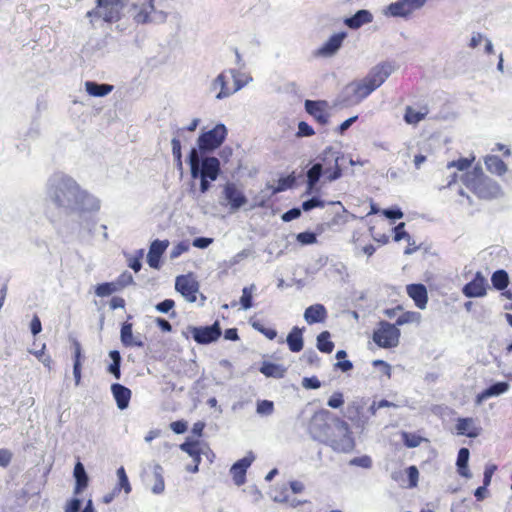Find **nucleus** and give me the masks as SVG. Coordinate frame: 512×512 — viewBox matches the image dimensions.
<instances>
[{
	"instance_id": "obj_28",
	"label": "nucleus",
	"mask_w": 512,
	"mask_h": 512,
	"mask_svg": "<svg viewBox=\"0 0 512 512\" xmlns=\"http://www.w3.org/2000/svg\"><path fill=\"white\" fill-rule=\"evenodd\" d=\"M305 328L294 326L287 335L286 342L291 352H300L304 347L303 332Z\"/></svg>"
},
{
	"instance_id": "obj_46",
	"label": "nucleus",
	"mask_w": 512,
	"mask_h": 512,
	"mask_svg": "<svg viewBox=\"0 0 512 512\" xmlns=\"http://www.w3.org/2000/svg\"><path fill=\"white\" fill-rule=\"evenodd\" d=\"M256 290L255 284L246 286L242 289V296L240 298L241 307L244 310H248L252 307V294Z\"/></svg>"
},
{
	"instance_id": "obj_53",
	"label": "nucleus",
	"mask_w": 512,
	"mask_h": 512,
	"mask_svg": "<svg viewBox=\"0 0 512 512\" xmlns=\"http://www.w3.org/2000/svg\"><path fill=\"white\" fill-rule=\"evenodd\" d=\"M372 459L368 455H362L359 457H354L349 461L350 466L361 467L364 469H370L372 467Z\"/></svg>"
},
{
	"instance_id": "obj_44",
	"label": "nucleus",
	"mask_w": 512,
	"mask_h": 512,
	"mask_svg": "<svg viewBox=\"0 0 512 512\" xmlns=\"http://www.w3.org/2000/svg\"><path fill=\"white\" fill-rule=\"evenodd\" d=\"M274 194H271V189H267V186L265 189L261 190L257 195L253 197V204L251 205V209L260 207L264 208L267 205V202Z\"/></svg>"
},
{
	"instance_id": "obj_17",
	"label": "nucleus",
	"mask_w": 512,
	"mask_h": 512,
	"mask_svg": "<svg viewBox=\"0 0 512 512\" xmlns=\"http://www.w3.org/2000/svg\"><path fill=\"white\" fill-rule=\"evenodd\" d=\"M254 460V454L249 452L245 457L239 459L231 466L230 473L235 485L241 486L245 483L247 469L251 466Z\"/></svg>"
},
{
	"instance_id": "obj_13",
	"label": "nucleus",
	"mask_w": 512,
	"mask_h": 512,
	"mask_svg": "<svg viewBox=\"0 0 512 512\" xmlns=\"http://www.w3.org/2000/svg\"><path fill=\"white\" fill-rule=\"evenodd\" d=\"M222 194L232 212L239 210L247 203L245 194L234 182L226 183L223 187Z\"/></svg>"
},
{
	"instance_id": "obj_9",
	"label": "nucleus",
	"mask_w": 512,
	"mask_h": 512,
	"mask_svg": "<svg viewBox=\"0 0 512 512\" xmlns=\"http://www.w3.org/2000/svg\"><path fill=\"white\" fill-rule=\"evenodd\" d=\"M344 156L333 147H326L317 157L316 163L323 164V170L325 171L326 178L329 182H333L342 176V169L339 161Z\"/></svg>"
},
{
	"instance_id": "obj_51",
	"label": "nucleus",
	"mask_w": 512,
	"mask_h": 512,
	"mask_svg": "<svg viewBox=\"0 0 512 512\" xmlns=\"http://www.w3.org/2000/svg\"><path fill=\"white\" fill-rule=\"evenodd\" d=\"M405 223L401 222L394 228V240L396 242L401 241L402 239H406L408 244H415V242L412 240L411 236L405 231Z\"/></svg>"
},
{
	"instance_id": "obj_8",
	"label": "nucleus",
	"mask_w": 512,
	"mask_h": 512,
	"mask_svg": "<svg viewBox=\"0 0 512 512\" xmlns=\"http://www.w3.org/2000/svg\"><path fill=\"white\" fill-rule=\"evenodd\" d=\"M376 89L366 78L353 81L346 85L340 94V103L345 106L359 104Z\"/></svg>"
},
{
	"instance_id": "obj_62",
	"label": "nucleus",
	"mask_w": 512,
	"mask_h": 512,
	"mask_svg": "<svg viewBox=\"0 0 512 512\" xmlns=\"http://www.w3.org/2000/svg\"><path fill=\"white\" fill-rule=\"evenodd\" d=\"M382 213L386 218L391 220L401 219L404 216L402 210L399 207H391L384 209Z\"/></svg>"
},
{
	"instance_id": "obj_7",
	"label": "nucleus",
	"mask_w": 512,
	"mask_h": 512,
	"mask_svg": "<svg viewBox=\"0 0 512 512\" xmlns=\"http://www.w3.org/2000/svg\"><path fill=\"white\" fill-rule=\"evenodd\" d=\"M228 131L224 124L219 123L212 129L202 132L197 139L196 150L199 154L208 155L219 148L227 137Z\"/></svg>"
},
{
	"instance_id": "obj_37",
	"label": "nucleus",
	"mask_w": 512,
	"mask_h": 512,
	"mask_svg": "<svg viewBox=\"0 0 512 512\" xmlns=\"http://www.w3.org/2000/svg\"><path fill=\"white\" fill-rule=\"evenodd\" d=\"M429 109L427 106H423L420 110H415L411 106H407L405 109L404 120L407 124L416 125L422 121L427 114Z\"/></svg>"
},
{
	"instance_id": "obj_24",
	"label": "nucleus",
	"mask_w": 512,
	"mask_h": 512,
	"mask_svg": "<svg viewBox=\"0 0 512 512\" xmlns=\"http://www.w3.org/2000/svg\"><path fill=\"white\" fill-rule=\"evenodd\" d=\"M456 430L458 435L467 436L469 438H476L481 433V428L475 424L473 418H458L456 423Z\"/></svg>"
},
{
	"instance_id": "obj_6",
	"label": "nucleus",
	"mask_w": 512,
	"mask_h": 512,
	"mask_svg": "<svg viewBox=\"0 0 512 512\" xmlns=\"http://www.w3.org/2000/svg\"><path fill=\"white\" fill-rule=\"evenodd\" d=\"M334 430L335 432H332L327 445L336 452H351L355 447V441L348 423L340 418H336Z\"/></svg>"
},
{
	"instance_id": "obj_20",
	"label": "nucleus",
	"mask_w": 512,
	"mask_h": 512,
	"mask_svg": "<svg viewBox=\"0 0 512 512\" xmlns=\"http://www.w3.org/2000/svg\"><path fill=\"white\" fill-rule=\"evenodd\" d=\"M346 32L333 34L318 50L317 55L322 57H331L341 48Z\"/></svg>"
},
{
	"instance_id": "obj_59",
	"label": "nucleus",
	"mask_w": 512,
	"mask_h": 512,
	"mask_svg": "<svg viewBox=\"0 0 512 512\" xmlns=\"http://www.w3.org/2000/svg\"><path fill=\"white\" fill-rule=\"evenodd\" d=\"M344 404V397L341 392H334L328 399L327 405L330 408L338 409Z\"/></svg>"
},
{
	"instance_id": "obj_38",
	"label": "nucleus",
	"mask_w": 512,
	"mask_h": 512,
	"mask_svg": "<svg viewBox=\"0 0 512 512\" xmlns=\"http://www.w3.org/2000/svg\"><path fill=\"white\" fill-rule=\"evenodd\" d=\"M111 363L107 367V372L114 376L115 379L121 378V362L122 357L118 350H111L109 352Z\"/></svg>"
},
{
	"instance_id": "obj_27",
	"label": "nucleus",
	"mask_w": 512,
	"mask_h": 512,
	"mask_svg": "<svg viewBox=\"0 0 512 512\" xmlns=\"http://www.w3.org/2000/svg\"><path fill=\"white\" fill-rule=\"evenodd\" d=\"M303 316L309 325L322 323L327 317V310L322 304H313L305 309Z\"/></svg>"
},
{
	"instance_id": "obj_48",
	"label": "nucleus",
	"mask_w": 512,
	"mask_h": 512,
	"mask_svg": "<svg viewBox=\"0 0 512 512\" xmlns=\"http://www.w3.org/2000/svg\"><path fill=\"white\" fill-rule=\"evenodd\" d=\"M421 318L420 313L414 311H407L399 315L394 325L402 326L408 323L419 322Z\"/></svg>"
},
{
	"instance_id": "obj_42",
	"label": "nucleus",
	"mask_w": 512,
	"mask_h": 512,
	"mask_svg": "<svg viewBox=\"0 0 512 512\" xmlns=\"http://www.w3.org/2000/svg\"><path fill=\"white\" fill-rule=\"evenodd\" d=\"M153 476L155 478V484L151 488L152 493L156 495L163 493L165 489L163 468L159 464L154 465Z\"/></svg>"
},
{
	"instance_id": "obj_36",
	"label": "nucleus",
	"mask_w": 512,
	"mask_h": 512,
	"mask_svg": "<svg viewBox=\"0 0 512 512\" xmlns=\"http://www.w3.org/2000/svg\"><path fill=\"white\" fill-rule=\"evenodd\" d=\"M485 165L492 174L502 176L507 172V165L496 155H489L485 158Z\"/></svg>"
},
{
	"instance_id": "obj_26",
	"label": "nucleus",
	"mask_w": 512,
	"mask_h": 512,
	"mask_svg": "<svg viewBox=\"0 0 512 512\" xmlns=\"http://www.w3.org/2000/svg\"><path fill=\"white\" fill-rule=\"evenodd\" d=\"M120 339L125 347L135 346L142 348L144 346V342L140 339V337L133 335V325L132 323L129 322H124L122 324L120 331Z\"/></svg>"
},
{
	"instance_id": "obj_10",
	"label": "nucleus",
	"mask_w": 512,
	"mask_h": 512,
	"mask_svg": "<svg viewBox=\"0 0 512 512\" xmlns=\"http://www.w3.org/2000/svg\"><path fill=\"white\" fill-rule=\"evenodd\" d=\"M400 335L396 325L382 320L374 330L372 339L381 348H394L399 344Z\"/></svg>"
},
{
	"instance_id": "obj_32",
	"label": "nucleus",
	"mask_w": 512,
	"mask_h": 512,
	"mask_svg": "<svg viewBox=\"0 0 512 512\" xmlns=\"http://www.w3.org/2000/svg\"><path fill=\"white\" fill-rule=\"evenodd\" d=\"M469 457H470L469 449L463 447V448H460V450L458 451L457 460H456V466H457V471H458L459 475H461L464 478H468V479L472 477V474L470 473V471L468 469Z\"/></svg>"
},
{
	"instance_id": "obj_45",
	"label": "nucleus",
	"mask_w": 512,
	"mask_h": 512,
	"mask_svg": "<svg viewBox=\"0 0 512 512\" xmlns=\"http://www.w3.org/2000/svg\"><path fill=\"white\" fill-rule=\"evenodd\" d=\"M295 179L292 176L280 178L278 181V185L275 187L271 184H267V189H271V194H277L279 192L285 191L292 187Z\"/></svg>"
},
{
	"instance_id": "obj_11",
	"label": "nucleus",
	"mask_w": 512,
	"mask_h": 512,
	"mask_svg": "<svg viewBox=\"0 0 512 512\" xmlns=\"http://www.w3.org/2000/svg\"><path fill=\"white\" fill-rule=\"evenodd\" d=\"M329 414L330 412L328 410L316 412L309 425V431L312 437L326 445L332 434V427L328 422Z\"/></svg>"
},
{
	"instance_id": "obj_4",
	"label": "nucleus",
	"mask_w": 512,
	"mask_h": 512,
	"mask_svg": "<svg viewBox=\"0 0 512 512\" xmlns=\"http://www.w3.org/2000/svg\"><path fill=\"white\" fill-rule=\"evenodd\" d=\"M123 3L121 0H96V7L87 12L92 26L99 22L113 23L120 19Z\"/></svg>"
},
{
	"instance_id": "obj_21",
	"label": "nucleus",
	"mask_w": 512,
	"mask_h": 512,
	"mask_svg": "<svg viewBox=\"0 0 512 512\" xmlns=\"http://www.w3.org/2000/svg\"><path fill=\"white\" fill-rule=\"evenodd\" d=\"M110 389L118 409H127L132 396L131 390L120 383H113Z\"/></svg>"
},
{
	"instance_id": "obj_52",
	"label": "nucleus",
	"mask_w": 512,
	"mask_h": 512,
	"mask_svg": "<svg viewBox=\"0 0 512 512\" xmlns=\"http://www.w3.org/2000/svg\"><path fill=\"white\" fill-rule=\"evenodd\" d=\"M474 157L469 158H460L458 160L451 161L447 164V169L457 168L458 171H466L474 161Z\"/></svg>"
},
{
	"instance_id": "obj_39",
	"label": "nucleus",
	"mask_w": 512,
	"mask_h": 512,
	"mask_svg": "<svg viewBox=\"0 0 512 512\" xmlns=\"http://www.w3.org/2000/svg\"><path fill=\"white\" fill-rule=\"evenodd\" d=\"M387 14L393 17H408L412 12L411 9L408 8L407 4L403 0H398L394 3H391L387 7Z\"/></svg>"
},
{
	"instance_id": "obj_15",
	"label": "nucleus",
	"mask_w": 512,
	"mask_h": 512,
	"mask_svg": "<svg viewBox=\"0 0 512 512\" xmlns=\"http://www.w3.org/2000/svg\"><path fill=\"white\" fill-rule=\"evenodd\" d=\"M346 416L360 433L364 432L369 424L370 416L364 412L359 402H352L347 406Z\"/></svg>"
},
{
	"instance_id": "obj_64",
	"label": "nucleus",
	"mask_w": 512,
	"mask_h": 512,
	"mask_svg": "<svg viewBox=\"0 0 512 512\" xmlns=\"http://www.w3.org/2000/svg\"><path fill=\"white\" fill-rule=\"evenodd\" d=\"M302 386L305 389H318L321 387V382L316 376L305 377L302 380Z\"/></svg>"
},
{
	"instance_id": "obj_47",
	"label": "nucleus",
	"mask_w": 512,
	"mask_h": 512,
	"mask_svg": "<svg viewBox=\"0 0 512 512\" xmlns=\"http://www.w3.org/2000/svg\"><path fill=\"white\" fill-rule=\"evenodd\" d=\"M117 477H118V485L114 490L120 491L123 489L126 494H129L131 492V485L128 480V477H127L124 467H120L117 469Z\"/></svg>"
},
{
	"instance_id": "obj_55",
	"label": "nucleus",
	"mask_w": 512,
	"mask_h": 512,
	"mask_svg": "<svg viewBox=\"0 0 512 512\" xmlns=\"http://www.w3.org/2000/svg\"><path fill=\"white\" fill-rule=\"evenodd\" d=\"M116 291V287L113 283H102L96 287L95 293L98 297H106Z\"/></svg>"
},
{
	"instance_id": "obj_63",
	"label": "nucleus",
	"mask_w": 512,
	"mask_h": 512,
	"mask_svg": "<svg viewBox=\"0 0 512 512\" xmlns=\"http://www.w3.org/2000/svg\"><path fill=\"white\" fill-rule=\"evenodd\" d=\"M175 306V302L172 299H165L162 302L156 304L155 308L158 312L167 314L169 313Z\"/></svg>"
},
{
	"instance_id": "obj_16",
	"label": "nucleus",
	"mask_w": 512,
	"mask_h": 512,
	"mask_svg": "<svg viewBox=\"0 0 512 512\" xmlns=\"http://www.w3.org/2000/svg\"><path fill=\"white\" fill-rule=\"evenodd\" d=\"M394 71V66L383 62L374 66L365 77L375 89L379 88Z\"/></svg>"
},
{
	"instance_id": "obj_58",
	"label": "nucleus",
	"mask_w": 512,
	"mask_h": 512,
	"mask_svg": "<svg viewBox=\"0 0 512 512\" xmlns=\"http://www.w3.org/2000/svg\"><path fill=\"white\" fill-rule=\"evenodd\" d=\"M325 206V202L318 197H312L302 203V209L305 212H308L314 208H323Z\"/></svg>"
},
{
	"instance_id": "obj_43",
	"label": "nucleus",
	"mask_w": 512,
	"mask_h": 512,
	"mask_svg": "<svg viewBox=\"0 0 512 512\" xmlns=\"http://www.w3.org/2000/svg\"><path fill=\"white\" fill-rule=\"evenodd\" d=\"M330 332L323 331L317 336V348L323 353H331L334 349V343L330 340Z\"/></svg>"
},
{
	"instance_id": "obj_14",
	"label": "nucleus",
	"mask_w": 512,
	"mask_h": 512,
	"mask_svg": "<svg viewBox=\"0 0 512 512\" xmlns=\"http://www.w3.org/2000/svg\"><path fill=\"white\" fill-rule=\"evenodd\" d=\"M175 290L188 302H195L199 290L198 282L190 275H180L175 280Z\"/></svg>"
},
{
	"instance_id": "obj_29",
	"label": "nucleus",
	"mask_w": 512,
	"mask_h": 512,
	"mask_svg": "<svg viewBox=\"0 0 512 512\" xmlns=\"http://www.w3.org/2000/svg\"><path fill=\"white\" fill-rule=\"evenodd\" d=\"M373 15L370 11L361 9L358 10L353 16L348 17L344 20L346 26L351 29H358L364 24L372 22Z\"/></svg>"
},
{
	"instance_id": "obj_30",
	"label": "nucleus",
	"mask_w": 512,
	"mask_h": 512,
	"mask_svg": "<svg viewBox=\"0 0 512 512\" xmlns=\"http://www.w3.org/2000/svg\"><path fill=\"white\" fill-rule=\"evenodd\" d=\"M73 476L75 478L74 494H80L88 486V475L81 462H77L74 467Z\"/></svg>"
},
{
	"instance_id": "obj_40",
	"label": "nucleus",
	"mask_w": 512,
	"mask_h": 512,
	"mask_svg": "<svg viewBox=\"0 0 512 512\" xmlns=\"http://www.w3.org/2000/svg\"><path fill=\"white\" fill-rule=\"evenodd\" d=\"M227 72L231 75L234 81V88L231 89L233 93L241 90L243 87H245L248 83L252 81L251 76L242 73L239 70L229 69Z\"/></svg>"
},
{
	"instance_id": "obj_35",
	"label": "nucleus",
	"mask_w": 512,
	"mask_h": 512,
	"mask_svg": "<svg viewBox=\"0 0 512 512\" xmlns=\"http://www.w3.org/2000/svg\"><path fill=\"white\" fill-rule=\"evenodd\" d=\"M325 174L322 163H314L307 171V193H311L322 175Z\"/></svg>"
},
{
	"instance_id": "obj_41",
	"label": "nucleus",
	"mask_w": 512,
	"mask_h": 512,
	"mask_svg": "<svg viewBox=\"0 0 512 512\" xmlns=\"http://www.w3.org/2000/svg\"><path fill=\"white\" fill-rule=\"evenodd\" d=\"M491 282L496 290L503 291L509 286V275L503 270H496L491 276Z\"/></svg>"
},
{
	"instance_id": "obj_19",
	"label": "nucleus",
	"mask_w": 512,
	"mask_h": 512,
	"mask_svg": "<svg viewBox=\"0 0 512 512\" xmlns=\"http://www.w3.org/2000/svg\"><path fill=\"white\" fill-rule=\"evenodd\" d=\"M169 246L168 240H154L147 254V263L153 269L160 268V259Z\"/></svg>"
},
{
	"instance_id": "obj_23",
	"label": "nucleus",
	"mask_w": 512,
	"mask_h": 512,
	"mask_svg": "<svg viewBox=\"0 0 512 512\" xmlns=\"http://www.w3.org/2000/svg\"><path fill=\"white\" fill-rule=\"evenodd\" d=\"M306 112L311 115L321 125L328 123L329 114L324 108V102L306 100L304 103Z\"/></svg>"
},
{
	"instance_id": "obj_61",
	"label": "nucleus",
	"mask_w": 512,
	"mask_h": 512,
	"mask_svg": "<svg viewBox=\"0 0 512 512\" xmlns=\"http://www.w3.org/2000/svg\"><path fill=\"white\" fill-rule=\"evenodd\" d=\"M45 348L46 345L43 344L40 350H29V353L33 354L45 366H49L51 363V357L45 355Z\"/></svg>"
},
{
	"instance_id": "obj_31",
	"label": "nucleus",
	"mask_w": 512,
	"mask_h": 512,
	"mask_svg": "<svg viewBox=\"0 0 512 512\" xmlns=\"http://www.w3.org/2000/svg\"><path fill=\"white\" fill-rule=\"evenodd\" d=\"M211 90L220 89L215 98L222 100L233 94V91L227 86L225 72L220 73L211 83Z\"/></svg>"
},
{
	"instance_id": "obj_50",
	"label": "nucleus",
	"mask_w": 512,
	"mask_h": 512,
	"mask_svg": "<svg viewBox=\"0 0 512 512\" xmlns=\"http://www.w3.org/2000/svg\"><path fill=\"white\" fill-rule=\"evenodd\" d=\"M402 441L406 447L415 448L421 444L423 438L415 433L403 432Z\"/></svg>"
},
{
	"instance_id": "obj_57",
	"label": "nucleus",
	"mask_w": 512,
	"mask_h": 512,
	"mask_svg": "<svg viewBox=\"0 0 512 512\" xmlns=\"http://www.w3.org/2000/svg\"><path fill=\"white\" fill-rule=\"evenodd\" d=\"M315 134V131L312 126H310L305 121H300L298 123V131L296 132V137L303 138V137H310Z\"/></svg>"
},
{
	"instance_id": "obj_49",
	"label": "nucleus",
	"mask_w": 512,
	"mask_h": 512,
	"mask_svg": "<svg viewBox=\"0 0 512 512\" xmlns=\"http://www.w3.org/2000/svg\"><path fill=\"white\" fill-rule=\"evenodd\" d=\"M274 412V403L270 400H258L256 413L260 416H270Z\"/></svg>"
},
{
	"instance_id": "obj_18",
	"label": "nucleus",
	"mask_w": 512,
	"mask_h": 512,
	"mask_svg": "<svg viewBox=\"0 0 512 512\" xmlns=\"http://www.w3.org/2000/svg\"><path fill=\"white\" fill-rule=\"evenodd\" d=\"M487 280L481 272H477L474 278L464 285L462 293L468 298L483 297L486 295Z\"/></svg>"
},
{
	"instance_id": "obj_60",
	"label": "nucleus",
	"mask_w": 512,
	"mask_h": 512,
	"mask_svg": "<svg viewBox=\"0 0 512 512\" xmlns=\"http://www.w3.org/2000/svg\"><path fill=\"white\" fill-rule=\"evenodd\" d=\"M180 449L191 457L197 456V452H199L198 442L185 441L180 445Z\"/></svg>"
},
{
	"instance_id": "obj_3",
	"label": "nucleus",
	"mask_w": 512,
	"mask_h": 512,
	"mask_svg": "<svg viewBox=\"0 0 512 512\" xmlns=\"http://www.w3.org/2000/svg\"><path fill=\"white\" fill-rule=\"evenodd\" d=\"M187 162L192 179L205 178L216 181L221 174L220 160L214 156L199 154L196 148H191Z\"/></svg>"
},
{
	"instance_id": "obj_5",
	"label": "nucleus",
	"mask_w": 512,
	"mask_h": 512,
	"mask_svg": "<svg viewBox=\"0 0 512 512\" xmlns=\"http://www.w3.org/2000/svg\"><path fill=\"white\" fill-rule=\"evenodd\" d=\"M163 2L160 0H148L141 5L133 4L131 7L133 19L138 24L164 22L167 14L157 8V6H163Z\"/></svg>"
},
{
	"instance_id": "obj_12",
	"label": "nucleus",
	"mask_w": 512,
	"mask_h": 512,
	"mask_svg": "<svg viewBox=\"0 0 512 512\" xmlns=\"http://www.w3.org/2000/svg\"><path fill=\"white\" fill-rule=\"evenodd\" d=\"M188 329L194 341L201 345L215 342L221 336V328L218 321L210 326H190Z\"/></svg>"
},
{
	"instance_id": "obj_33",
	"label": "nucleus",
	"mask_w": 512,
	"mask_h": 512,
	"mask_svg": "<svg viewBox=\"0 0 512 512\" xmlns=\"http://www.w3.org/2000/svg\"><path fill=\"white\" fill-rule=\"evenodd\" d=\"M113 85L106 83H97L94 81H86V92L93 97H104L113 90Z\"/></svg>"
},
{
	"instance_id": "obj_34",
	"label": "nucleus",
	"mask_w": 512,
	"mask_h": 512,
	"mask_svg": "<svg viewBox=\"0 0 512 512\" xmlns=\"http://www.w3.org/2000/svg\"><path fill=\"white\" fill-rule=\"evenodd\" d=\"M259 371L266 377L280 379L285 376L286 368L280 364L264 361L262 362Z\"/></svg>"
},
{
	"instance_id": "obj_1",
	"label": "nucleus",
	"mask_w": 512,
	"mask_h": 512,
	"mask_svg": "<svg viewBox=\"0 0 512 512\" xmlns=\"http://www.w3.org/2000/svg\"><path fill=\"white\" fill-rule=\"evenodd\" d=\"M45 198L56 208L79 217L97 212L101 206L97 197L82 189L73 177L64 172H54L48 177Z\"/></svg>"
},
{
	"instance_id": "obj_2",
	"label": "nucleus",
	"mask_w": 512,
	"mask_h": 512,
	"mask_svg": "<svg viewBox=\"0 0 512 512\" xmlns=\"http://www.w3.org/2000/svg\"><path fill=\"white\" fill-rule=\"evenodd\" d=\"M463 184L480 199L491 200L502 195L500 185L493 179L484 176L480 168H474L461 177Z\"/></svg>"
},
{
	"instance_id": "obj_56",
	"label": "nucleus",
	"mask_w": 512,
	"mask_h": 512,
	"mask_svg": "<svg viewBox=\"0 0 512 512\" xmlns=\"http://www.w3.org/2000/svg\"><path fill=\"white\" fill-rule=\"evenodd\" d=\"M296 239L302 245H310L317 242L316 234L311 231H305L297 234Z\"/></svg>"
},
{
	"instance_id": "obj_54",
	"label": "nucleus",
	"mask_w": 512,
	"mask_h": 512,
	"mask_svg": "<svg viewBox=\"0 0 512 512\" xmlns=\"http://www.w3.org/2000/svg\"><path fill=\"white\" fill-rule=\"evenodd\" d=\"M252 327L258 332L262 333L269 340H273L277 337V331L275 329L267 328L259 321H254L252 323Z\"/></svg>"
},
{
	"instance_id": "obj_25",
	"label": "nucleus",
	"mask_w": 512,
	"mask_h": 512,
	"mask_svg": "<svg viewBox=\"0 0 512 512\" xmlns=\"http://www.w3.org/2000/svg\"><path fill=\"white\" fill-rule=\"evenodd\" d=\"M509 388L510 385L506 381L493 383L476 396V403L481 404L483 401L491 397H497L499 395H502L506 393L509 390Z\"/></svg>"
},
{
	"instance_id": "obj_22",
	"label": "nucleus",
	"mask_w": 512,
	"mask_h": 512,
	"mask_svg": "<svg viewBox=\"0 0 512 512\" xmlns=\"http://www.w3.org/2000/svg\"><path fill=\"white\" fill-rule=\"evenodd\" d=\"M408 296L413 299L419 309H425L428 302V293L424 284H409L406 287Z\"/></svg>"
}]
</instances>
